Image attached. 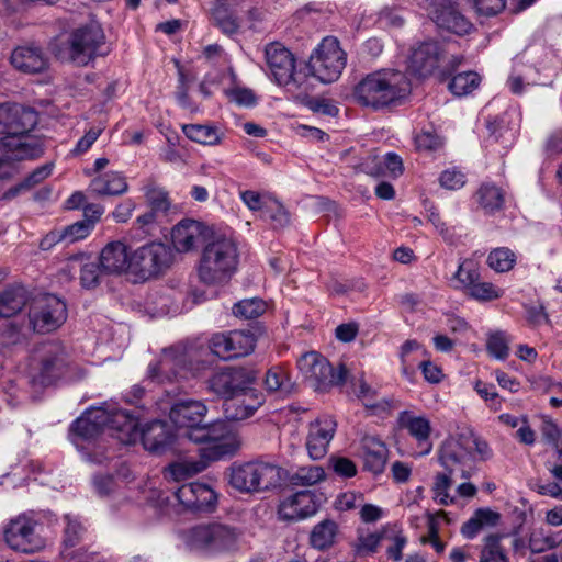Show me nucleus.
I'll list each match as a JSON object with an SVG mask.
<instances>
[{
	"mask_svg": "<svg viewBox=\"0 0 562 562\" xmlns=\"http://www.w3.org/2000/svg\"><path fill=\"white\" fill-rule=\"evenodd\" d=\"M363 503V495L352 491L340 493L335 501V508L340 512L351 510Z\"/></svg>",
	"mask_w": 562,
	"mask_h": 562,
	"instance_id": "61",
	"label": "nucleus"
},
{
	"mask_svg": "<svg viewBox=\"0 0 562 562\" xmlns=\"http://www.w3.org/2000/svg\"><path fill=\"white\" fill-rule=\"evenodd\" d=\"M37 522L27 515H19L11 519L4 528L7 544L23 553H33L43 547V540L36 532Z\"/></svg>",
	"mask_w": 562,
	"mask_h": 562,
	"instance_id": "15",
	"label": "nucleus"
},
{
	"mask_svg": "<svg viewBox=\"0 0 562 562\" xmlns=\"http://www.w3.org/2000/svg\"><path fill=\"white\" fill-rule=\"evenodd\" d=\"M501 515L490 508H479L473 516L461 527V535L465 539H474L484 526H496Z\"/></svg>",
	"mask_w": 562,
	"mask_h": 562,
	"instance_id": "36",
	"label": "nucleus"
},
{
	"mask_svg": "<svg viewBox=\"0 0 562 562\" xmlns=\"http://www.w3.org/2000/svg\"><path fill=\"white\" fill-rule=\"evenodd\" d=\"M144 194L151 211L165 214L170 209L171 202L164 188L149 183L144 188Z\"/></svg>",
	"mask_w": 562,
	"mask_h": 562,
	"instance_id": "45",
	"label": "nucleus"
},
{
	"mask_svg": "<svg viewBox=\"0 0 562 562\" xmlns=\"http://www.w3.org/2000/svg\"><path fill=\"white\" fill-rule=\"evenodd\" d=\"M255 346L256 337L248 330L216 333L209 340L212 353L224 360L245 357L254 351Z\"/></svg>",
	"mask_w": 562,
	"mask_h": 562,
	"instance_id": "16",
	"label": "nucleus"
},
{
	"mask_svg": "<svg viewBox=\"0 0 562 562\" xmlns=\"http://www.w3.org/2000/svg\"><path fill=\"white\" fill-rule=\"evenodd\" d=\"M213 234L214 232L201 222L183 220L173 227L171 239L177 251L188 252L202 243L205 245Z\"/></svg>",
	"mask_w": 562,
	"mask_h": 562,
	"instance_id": "20",
	"label": "nucleus"
},
{
	"mask_svg": "<svg viewBox=\"0 0 562 562\" xmlns=\"http://www.w3.org/2000/svg\"><path fill=\"white\" fill-rule=\"evenodd\" d=\"M108 413L104 407H91L78 417L70 427V439L80 449L85 442H92L106 431Z\"/></svg>",
	"mask_w": 562,
	"mask_h": 562,
	"instance_id": "17",
	"label": "nucleus"
},
{
	"mask_svg": "<svg viewBox=\"0 0 562 562\" xmlns=\"http://www.w3.org/2000/svg\"><path fill=\"white\" fill-rule=\"evenodd\" d=\"M92 227L86 221H78L63 229L65 234V240L67 243H74L82 239L89 235Z\"/></svg>",
	"mask_w": 562,
	"mask_h": 562,
	"instance_id": "63",
	"label": "nucleus"
},
{
	"mask_svg": "<svg viewBox=\"0 0 562 562\" xmlns=\"http://www.w3.org/2000/svg\"><path fill=\"white\" fill-rule=\"evenodd\" d=\"M77 272L80 273V283L86 289L98 286L101 276L104 273L100 262L92 260L85 254H77L69 257L61 268V273L68 279H74Z\"/></svg>",
	"mask_w": 562,
	"mask_h": 562,
	"instance_id": "25",
	"label": "nucleus"
},
{
	"mask_svg": "<svg viewBox=\"0 0 562 562\" xmlns=\"http://www.w3.org/2000/svg\"><path fill=\"white\" fill-rule=\"evenodd\" d=\"M207 407L202 401L186 400L175 403L170 409L171 422L183 431L180 437L195 443L209 445V459H221L233 454L239 447L235 438L226 436L225 423L216 420L202 424Z\"/></svg>",
	"mask_w": 562,
	"mask_h": 562,
	"instance_id": "1",
	"label": "nucleus"
},
{
	"mask_svg": "<svg viewBox=\"0 0 562 562\" xmlns=\"http://www.w3.org/2000/svg\"><path fill=\"white\" fill-rule=\"evenodd\" d=\"M412 355H420L426 356L427 350L423 348V346L414 339L406 340L400 351L401 358V372L402 375L408 380L413 381L415 375V358Z\"/></svg>",
	"mask_w": 562,
	"mask_h": 562,
	"instance_id": "38",
	"label": "nucleus"
},
{
	"mask_svg": "<svg viewBox=\"0 0 562 562\" xmlns=\"http://www.w3.org/2000/svg\"><path fill=\"white\" fill-rule=\"evenodd\" d=\"M297 367L305 380L316 391L340 385L345 382L346 370L340 367L337 371L326 358L317 352H307L297 360Z\"/></svg>",
	"mask_w": 562,
	"mask_h": 562,
	"instance_id": "11",
	"label": "nucleus"
},
{
	"mask_svg": "<svg viewBox=\"0 0 562 562\" xmlns=\"http://www.w3.org/2000/svg\"><path fill=\"white\" fill-rule=\"evenodd\" d=\"M182 355L187 357L186 362L183 364H181V368L183 369L184 378L188 374L198 376V375L202 374V372H204L210 366V362L205 358V357H207L206 351H202V352H198V351L183 352L182 351Z\"/></svg>",
	"mask_w": 562,
	"mask_h": 562,
	"instance_id": "52",
	"label": "nucleus"
},
{
	"mask_svg": "<svg viewBox=\"0 0 562 562\" xmlns=\"http://www.w3.org/2000/svg\"><path fill=\"white\" fill-rule=\"evenodd\" d=\"M454 279L459 283L458 288L465 293L480 280V271L475 262L472 260H464L459 265Z\"/></svg>",
	"mask_w": 562,
	"mask_h": 562,
	"instance_id": "50",
	"label": "nucleus"
},
{
	"mask_svg": "<svg viewBox=\"0 0 562 562\" xmlns=\"http://www.w3.org/2000/svg\"><path fill=\"white\" fill-rule=\"evenodd\" d=\"M127 247L122 241H111L101 251L99 262L106 274H120L130 268Z\"/></svg>",
	"mask_w": 562,
	"mask_h": 562,
	"instance_id": "31",
	"label": "nucleus"
},
{
	"mask_svg": "<svg viewBox=\"0 0 562 562\" xmlns=\"http://www.w3.org/2000/svg\"><path fill=\"white\" fill-rule=\"evenodd\" d=\"M54 169L53 162H47L35 170H33L23 181H21L14 189L13 192L18 193L22 190H29L37 186L46 178H48Z\"/></svg>",
	"mask_w": 562,
	"mask_h": 562,
	"instance_id": "58",
	"label": "nucleus"
},
{
	"mask_svg": "<svg viewBox=\"0 0 562 562\" xmlns=\"http://www.w3.org/2000/svg\"><path fill=\"white\" fill-rule=\"evenodd\" d=\"M37 125V113L20 104H0V150L13 159H36L44 154L43 143L30 134Z\"/></svg>",
	"mask_w": 562,
	"mask_h": 562,
	"instance_id": "2",
	"label": "nucleus"
},
{
	"mask_svg": "<svg viewBox=\"0 0 562 562\" xmlns=\"http://www.w3.org/2000/svg\"><path fill=\"white\" fill-rule=\"evenodd\" d=\"M402 424L418 442L420 448L418 454H428L432 448L429 440L431 432L430 422L424 416L406 415L402 417Z\"/></svg>",
	"mask_w": 562,
	"mask_h": 562,
	"instance_id": "35",
	"label": "nucleus"
},
{
	"mask_svg": "<svg viewBox=\"0 0 562 562\" xmlns=\"http://www.w3.org/2000/svg\"><path fill=\"white\" fill-rule=\"evenodd\" d=\"M441 144L439 135L431 131H423L415 136V145L418 150H436Z\"/></svg>",
	"mask_w": 562,
	"mask_h": 562,
	"instance_id": "62",
	"label": "nucleus"
},
{
	"mask_svg": "<svg viewBox=\"0 0 562 562\" xmlns=\"http://www.w3.org/2000/svg\"><path fill=\"white\" fill-rule=\"evenodd\" d=\"M267 67L272 79L279 86H289L294 82V55L280 43H270L265 48Z\"/></svg>",
	"mask_w": 562,
	"mask_h": 562,
	"instance_id": "18",
	"label": "nucleus"
},
{
	"mask_svg": "<svg viewBox=\"0 0 562 562\" xmlns=\"http://www.w3.org/2000/svg\"><path fill=\"white\" fill-rule=\"evenodd\" d=\"M319 502L315 493L308 490L300 491L280 503L278 515L285 521L302 520L316 514Z\"/></svg>",
	"mask_w": 562,
	"mask_h": 562,
	"instance_id": "23",
	"label": "nucleus"
},
{
	"mask_svg": "<svg viewBox=\"0 0 562 562\" xmlns=\"http://www.w3.org/2000/svg\"><path fill=\"white\" fill-rule=\"evenodd\" d=\"M453 474L448 472L438 473L435 476L432 492L434 499L437 504L442 506H449L456 503V497L450 495L449 490L452 486Z\"/></svg>",
	"mask_w": 562,
	"mask_h": 562,
	"instance_id": "44",
	"label": "nucleus"
},
{
	"mask_svg": "<svg viewBox=\"0 0 562 562\" xmlns=\"http://www.w3.org/2000/svg\"><path fill=\"white\" fill-rule=\"evenodd\" d=\"M179 503L192 513H211L215 509L217 495L209 485L200 482L183 484L175 493Z\"/></svg>",
	"mask_w": 562,
	"mask_h": 562,
	"instance_id": "19",
	"label": "nucleus"
},
{
	"mask_svg": "<svg viewBox=\"0 0 562 562\" xmlns=\"http://www.w3.org/2000/svg\"><path fill=\"white\" fill-rule=\"evenodd\" d=\"M385 539L390 541V544L386 548V555L389 559L394 562H398L402 560L403 554L402 551L407 544V538L400 529H393L391 532L385 533Z\"/></svg>",
	"mask_w": 562,
	"mask_h": 562,
	"instance_id": "57",
	"label": "nucleus"
},
{
	"mask_svg": "<svg viewBox=\"0 0 562 562\" xmlns=\"http://www.w3.org/2000/svg\"><path fill=\"white\" fill-rule=\"evenodd\" d=\"M347 64V54L335 36H326L314 48L310 56L308 67L321 82L336 81Z\"/></svg>",
	"mask_w": 562,
	"mask_h": 562,
	"instance_id": "9",
	"label": "nucleus"
},
{
	"mask_svg": "<svg viewBox=\"0 0 562 562\" xmlns=\"http://www.w3.org/2000/svg\"><path fill=\"white\" fill-rule=\"evenodd\" d=\"M262 217L269 220L274 227H283L289 224V214L278 202H272L263 210Z\"/></svg>",
	"mask_w": 562,
	"mask_h": 562,
	"instance_id": "60",
	"label": "nucleus"
},
{
	"mask_svg": "<svg viewBox=\"0 0 562 562\" xmlns=\"http://www.w3.org/2000/svg\"><path fill=\"white\" fill-rule=\"evenodd\" d=\"M102 407L108 413L106 431L124 445L134 443L138 438V420L127 411L120 409L115 404L105 403Z\"/></svg>",
	"mask_w": 562,
	"mask_h": 562,
	"instance_id": "21",
	"label": "nucleus"
},
{
	"mask_svg": "<svg viewBox=\"0 0 562 562\" xmlns=\"http://www.w3.org/2000/svg\"><path fill=\"white\" fill-rule=\"evenodd\" d=\"M10 61L14 69L29 75L42 74L49 66L48 57L34 45L15 47L11 53Z\"/></svg>",
	"mask_w": 562,
	"mask_h": 562,
	"instance_id": "27",
	"label": "nucleus"
},
{
	"mask_svg": "<svg viewBox=\"0 0 562 562\" xmlns=\"http://www.w3.org/2000/svg\"><path fill=\"white\" fill-rule=\"evenodd\" d=\"M440 184L449 190L461 189L465 183V176L457 169L445 170L440 176Z\"/></svg>",
	"mask_w": 562,
	"mask_h": 562,
	"instance_id": "64",
	"label": "nucleus"
},
{
	"mask_svg": "<svg viewBox=\"0 0 562 562\" xmlns=\"http://www.w3.org/2000/svg\"><path fill=\"white\" fill-rule=\"evenodd\" d=\"M89 190L97 195H122L128 190L126 178L119 171H109L93 178Z\"/></svg>",
	"mask_w": 562,
	"mask_h": 562,
	"instance_id": "33",
	"label": "nucleus"
},
{
	"mask_svg": "<svg viewBox=\"0 0 562 562\" xmlns=\"http://www.w3.org/2000/svg\"><path fill=\"white\" fill-rule=\"evenodd\" d=\"M66 524L64 528V544L66 547H75L81 539L85 527L78 517L67 514L64 516Z\"/></svg>",
	"mask_w": 562,
	"mask_h": 562,
	"instance_id": "54",
	"label": "nucleus"
},
{
	"mask_svg": "<svg viewBox=\"0 0 562 562\" xmlns=\"http://www.w3.org/2000/svg\"><path fill=\"white\" fill-rule=\"evenodd\" d=\"M480 80L479 74L474 71L460 72L452 77L449 89L456 95H467L479 87Z\"/></svg>",
	"mask_w": 562,
	"mask_h": 562,
	"instance_id": "46",
	"label": "nucleus"
},
{
	"mask_svg": "<svg viewBox=\"0 0 562 562\" xmlns=\"http://www.w3.org/2000/svg\"><path fill=\"white\" fill-rule=\"evenodd\" d=\"M336 428V420L328 415H324L310 424L305 445L311 459L319 460L326 456Z\"/></svg>",
	"mask_w": 562,
	"mask_h": 562,
	"instance_id": "22",
	"label": "nucleus"
},
{
	"mask_svg": "<svg viewBox=\"0 0 562 562\" xmlns=\"http://www.w3.org/2000/svg\"><path fill=\"white\" fill-rule=\"evenodd\" d=\"M432 20L439 27L458 35L468 34L472 29V24L452 5L436 9L432 13Z\"/></svg>",
	"mask_w": 562,
	"mask_h": 562,
	"instance_id": "34",
	"label": "nucleus"
},
{
	"mask_svg": "<svg viewBox=\"0 0 562 562\" xmlns=\"http://www.w3.org/2000/svg\"><path fill=\"white\" fill-rule=\"evenodd\" d=\"M267 304L259 297L245 299L233 306V314L241 319H254L265 313Z\"/></svg>",
	"mask_w": 562,
	"mask_h": 562,
	"instance_id": "47",
	"label": "nucleus"
},
{
	"mask_svg": "<svg viewBox=\"0 0 562 562\" xmlns=\"http://www.w3.org/2000/svg\"><path fill=\"white\" fill-rule=\"evenodd\" d=\"M470 297L480 301L487 302L493 301L502 296V290L495 286L491 282H481L480 280L471 286L467 292Z\"/></svg>",
	"mask_w": 562,
	"mask_h": 562,
	"instance_id": "56",
	"label": "nucleus"
},
{
	"mask_svg": "<svg viewBox=\"0 0 562 562\" xmlns=\"http://www.w3.org/2000/svg\"><path fill=\"white\" fill-rule=\"evenodd\" d=\"M503 536L491 533L484 538L480 552V562H508V557L501 544Z\"/></svg>",
	"mask_w": 562,
	"mask_h": 562,
	"instance_id": "43",
	"label": "nucleus"
},
{
	"mask_svg": "<svg viewBox=\"0 0 562 562\" xmlns=\"http://www.w3.org/2000/svg\"><path fill=\"white\" fill-rule=\"evenodd\" d=\"M325 479V471L319 465L299 468L290 477L292 485L311 486Z\"/></svg>",
	"mask_w": 562,
	"mask_h": 562,
	"instance_id": "49",
	"label": "nucleus"
},
{
	"mask_svg": "<svg viewBox=\"0 0 562 562\" xmlns=\"http://www.w3.org/2000/svg\"><path fill=\"white\" fill-rule=\"evenodd\" d=\"M29 319L30 326L35 333H52L67 319L66 303L56 295H44L32 305Z\"/></svg>",
	"mask_w": 562,
	"mask_h": 562,
	"instance_id": "13",
	"label": "nucleus"
},
{
	"mask_svg": "<svg viewBox=\"0 0 562 562\" xmlns=\"http://www.w3.org/2000/svg\"><path fill=\"white\" fill-rule=\"evenodd\" d=\"M411 92L407 77L395 69H380L368 74L355 88L358 101L381 109L404 100Z\"/></svg>",
	"mask_w": 562,
	"mask_h": 562,
	"instance_id": "3",
	"label": "nucleus"
},
{
	"mask_svg": "<svg viewBox=\"0 0 562 562\" xmlns=\"http://www.w3.org/2000/svg\"><path fill=\"white\" fill-rule=\"evenodd\" d=\"M382 536L376 532L359 533L352 548L357 555L366 557L376 552Z\"/></svg>",
	"mask_w": 562,
	"mask_h": 562,
	"instance_id": "55",
	"label": "nucleus"
},
{
	"mask_svg": "<svg viewBox=\"0 0 562 562\" xmlns=\"http://www.w3.org/2000/svg\"><path fill=\"white\" fill-rule=\"evenodd\" d=\"M337 533V522L331 519H324L313 527L310 543L317 550H326L334 544Z\"/></svg>",
	"mask_w": 562,
	"mask_h": 562,
	"instance_id": "37",
	"label": "nucleus"
},
{
	"mask_svg": "<svg viewBox=\"0 0 562 562\" xmlns=\"http://www.w3.org/2000/svg\"><path fill=\"white\" fill-rule=\"evenodd\" d=\"M262 403L263 396L250 387L241 395L224 401V415L231 420H244L251 417Z\"/></svg>",
	"mask_w": 562,
	"mask_h": 562,
	"instance_id": "28",
	"label": "nucleus"
},
{
	"mask_svg": "<svg viewBox=\"0 0 562 562\" xmlns=\"http://www.w3.org/2000/svg\"><path fill=\"white\" fill-rule=\"evenodd\" d=\"M186 360L187 357L182 355V351L172 348L166 349L157 361L148 366V378L158 383L170 382L178 376L184 378L181 364Z\"/></svg>",
	"mask_w": 562,
	"mask_h": 562,
	"instance_id": "26",
	"label": "nucleus"
},
{
	"mask_svg": "<svg viewBox=\"0 0 562 562\" xmlns=\"http://www.w3.org/2000/svg\"><path fill=\"white\" fill-rule=\"evenodd\" d=\"M280 482L281 468L270 462L252 461L231 469V485L244 493L268 491Z\"/></svg>",
	"mask_w": 562,
	"mask_h": 562,
	"instance_id": "8",
	"label": "nucleus"
},
{
	"mask_svg": "<svg viewBox=\"0 0 562 562\" xmlns=\"http://www.w3.org/2000/svg\"><path fill=\"white\" fill-rule=\"evenodd\" d=\"M361 458L364 470L381 474L387 460V448L383 441L374 436H364L361 439Z\"/></svg>",
	"mask_w": 562,
	"mask_h": 562,
	"instance_id": "30",
	"label": "nucleus"
},
{
	"mask_svg": "<svg viewBox=\"0 0 562 562\" xmlns=\"http://www.w3.org/2000/svg\"><path fill=\"white\" fill-rule=\"evenodd\" d=\"M516 262V256L509 248H496L490 252L487 263L497 272L509 271Z\"/></svg>",
	"mask_w": 562,
	"mask_h": 562,
	"instance_id": "51",
	"label": "nucleus"
},
{
	"mask_svg": "<svg viewBox=\"0 0 562 562\" xmlns=\"http://www.w3.org/2000/svg\"><path fill=\"white\" fill-rule=\"evenodd\" d=\"M443 59L437 43H423L413 49L408 58V69L416 76L427 77L441 67Z\"/></svg>",
	"mask_w": 562,
	"mask_h": 562,
	"instance_id": "24",
	"label": "nucleus"
},
{
	"mask_svg": "<svg viewBox=\"0 0 562 562\" xmlns=\"http://www.w3.org/2000/svg\"><path fill=\"white\" fill-rule=\"evenodd\" d=\"M199 453L201 454V459L199 460L190 458L170 464L165 470V477L175 482H180L202 472L207 467L209 461H212L213 459H209V446L200 449Z\"/></svg>",
	"mask_w": 562,
	"mask_h": 562,
	"instance_id": "32",
	"label": "nucleus"
},
{
	"mask_svg": "<svg viewBox=\"0 0 562 562\" xmlns=\"http://www.w3.org/2000/svg\"><path fill=\"white\" fill-rule=\"evenodd\" d=\"M25 305L24 291L21 288H8L0 293V318H10Z\"/></svg>",
	"mask_w": 562,
	"mask_h": 562,
	"instance_id": "39",
	"label": "nucleus"
},
{
	"mask_svg": "<svg viewBox=\"0 0 562 562\" xmlns=\"http://www.w3.org/2000/svg\"><path fill=\"white\" fill-rule=\"evenodd\" d=\"M172 260V254L162 243H148L138 247L130 257V268L140 279L147 280L166 270Z\"/></svg>",
	"mask_w": 562,
	"mask_h": 562,
	"instance_id": "12",
	"label": "nucleus"
},
{
	"mask_svg": "<svg viewBox=\"0 0 562 562\" xmlns=\"http://www.w3.org/2000/svg\"><path fill=\"white\" fill-rule=\"evenodd\" d=\"M143 446L153 453L164 452L172 442L173 434L170 427L160 420H154L147 424L142 430H138Z\"/></svg>",
	"mask_w": 562,
	"mask_h": 562,
	"instance_id": "29",
	"label": "nucleus"
},
{
	"mask_svg": "<svg viewBox=\"0 0 562 562\" xmlns=\"http://www.w3.org/2000/svg\"><path fill=\"white\" fill-rule=\"evenodd\" d=\"M265 385L269 392L289 393L292 387L288 372L281 367L270 368L265 378Z\"/></svg>",
	"mask_w": 562,
	"mask_h": 562,
	"instance_id": "48",
	"label": "nucleus"
},
{
	"mask_svg": "<svg viewBox=\"0 0 562 562\" xmlns=\"http://www.w3.org/2000/svg\"><path fill=\"white\" fill-rule=\"evenodd\" d=\"M68 364L67 350L60 342H45L37 347L31 357L27 369L29 383L34 389L50 386L65 375Z\"/></svg>",
	"mask_w": 562,
	"mask_h": 562,
	"instance_id": "6",
	"label": "nucleus"
},
{
	"mask_svg": "<svg viewBox=\"0 0 562 562\" xmlns=\"http://www.w3.org/2000/svg\"><path fill=\"white\" fill-rule=\"evenodd\" d=\"M109 53L110 46L102 25L97 20H90L68 34L58 56L77 66H86L98 56H106Z\"/></svg>",
	"mask_w": 562,
	"mask_h": 562,
	"instance_id": "5",
	"label": "nucleus"
},
{
	"mask_svg": "<svg viewBox=\"0 0 562 562\" xmlns=\"http://www.w3.org/2000/svg\"><path fill=\"white\" fill-rule=\"evenodd\" d=\"M476 195L481 207L486 213H494L501 210L504 204V193L502 189L494 184H482Z\"/></svg>",
	"mask_w": 562,
	"mask_h": 562,
	"instance_id": "42",
	"label": "nucleus"
},
{
	"mask_svg": "<svg viewBox=\"0 0 562 562\" xmlns=\"http://www.w3.org/2000/svg\"><path fill=\"white\" fill-rule=\"evenodd\" d=\"M239 533L222 524L199 525L186 533L187 546L194 551L217 554L237 549Z\"/></svg>",
	"mask_w": 562,
	"mask_h": 562,
	"instance_id": "7",
	"label": "nucleus"
},
{
	"mask_svg": "<svg viewBox=\"0 0 562 562\" xmlns=\"http://www.w3.org/2000/svg\"><path fill=\"white\" fill-rule=\"evenodd\" d=\"M329 468L341 477H353L357 474L355 462L346 457L331 456L329 458Z\"/></svg>",
	"mask_w": 562,
	"mask_h": 562,
	"instance_id": "59",
	"label": "nucleus"
},
{
	"mask_svg": "<svg viewBox=\"0 0 562 562\" xmlns=\"http://www.w3.org/2000/svg\"><path fill=\"white\" fill-rule=\"evenodd\" d=\"M469 441H464L463 434L447 438L440 446L438 461L446 472L459 475L461 479L472 476L473 467L468 451Z\"/></svg>",
	"mask_w": 562,
	"mask_h": 562,
	"instance_id": "14",
	"label": "nucleus"
},
{
	"mask_svg": "<svg viewBox=\"0 0 562 562\" xmlns=\"http://www.w3.org/2000/svg\"><path fill=\"white\" fill-rule=\"evenodd\" d=\"M509 338L504 331H495L488 335L486 349L491 356L504 360L509 355Z\"/></svg>",
	"mask_w": 562,
	"mask_h": 562,
	"instance_id": "53",
	"label": "nucleus"
},
{
	"mask_svg": "<svg viewBox=\"0 0 562 562\" xmlns=\"http://www.w3.org/2000/svg\"><path fill=\"white\" fill-rule=\"evenodd\" d=\"M184 135L202 145H217L221 142V133L211 125L187 124L182 126Z\"/></svg>",
	"mask_w": 562,
	"mask_h": 562,
	"instance_id": "40",
	"label": "nucleus"
},
{
	"mask_svg": "<svg viewBox=\"0 0 562 562\" xmlns=\"http://www.w3.org/2000/svg\"><path fill=\"white\" fill-rule=\"evenodd\" d=\"M562 543V530L544 532L542 529L533 531L528 539V547L532 553H542L554 549Z\"/></svg>",
	"mask_w": 562,
	"mask_h": 562,
	"instance_id": "41",
	"label": "nucleus"
},
{
	"mask_svg": "<svg viewBox=\"0 0 562 562\" xmlns=\"http://www.w3.org/2000/svg\"><path fill=\"white\" fill-rule=\"evenodd\" d=\"M255 381L254 370L243 367H224L206 380V390L225 401L241 395L251 387Z\"/></svg>",
	"mask_w": 562,
	"mask_h": 562,
	"instance_id": "10",
	"label": "nucleus"
},
{
	"mask_svg": "<svg viewBox=\"0 0 562 562\" xmlns=\"http://www.w3.org/2000/svg\"><path fill=\"white\" fill-rule=\"evenodd\" d=\"M238 249L233 238L214 233L204 245L199 263V278L209 285L227 282L236 271Z\"/></svg>",
	"mask_w": 562,
	"mask_h": 562,
	"instance_id": "4",
	"label": "nucleus"
}]
</instances>
